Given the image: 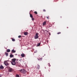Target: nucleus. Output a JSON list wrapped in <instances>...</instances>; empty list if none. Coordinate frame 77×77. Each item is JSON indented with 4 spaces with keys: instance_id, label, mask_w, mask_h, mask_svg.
I'll use <instances>...</instances> for the list:
<instances>
[{
    "instance_id": "obj_24",
    "label": "nucleus",
    "mask_w": 77,
    "mask_h": 77,
    "mask_svg": "<svg viewBox=\"0 0 77 77\" xmlns=\"http://www.w3.org/2000/svg\"><path fill=\"white\" fill-rule=\"evenodd\" d=\"M49 18L50 17H49V16L47 17V19H49Z\"/></svg>"
},
{
    "instance_id": "obj_8",
    "label": "nucleus",
    "mask_w": 77,
    "mask_h": 77,
    "mask_svg": "<svg viewBox=\"0 0 77 77\" xmlns=\"http://www.w3.org/2000/svg\"><path fill=\"white\" fill-rule=\"evenodd\" d=\"M24 35H28V32H25L24 33Z\"/></svg>"
},
{
    "instance_id": "obj_13",
    "label": "nucleus",
    "mask_w": 77,
    "mask_h": 77,
    "mask_svg": "<svg viewBox=\"0 0 77 77\" xmlns=\"http://www.w3.org/2000/svg\"><path fill=\"white\" fill-rule=\"evenodd\" d=\"M41 45V43H38L37 44V46H39Z\"/></svg>"
},
{
    "instance_id": "obj_4",
    "label": "nucleus",
    "mask_w": 77,
    "mask_h": 77,
    "mask_svg": "<svg viewBox=\"0 0 77 77\" xmlns=\"http://www.w3.org/2000/svg\"><path fill=\"white\" fill-rule=\"evenodd\" d=\"M8 61H5L4 62V64L6 66H9V63L7 62Z\"/></svg>"
},
{
    "instance_id": "obj_6",
    "label": "nucleus",
    "mask_w": 77,
    "mask_h": 77,
    "mask_svg": "<svg viewBox=\"0 0 77 77\" xmlns=\"http://www.w3.org/2000/svg\"><path fill=\"white\" fill-rule=\"evenodd\" d=\"M36 68L37 69H40V66L39 64H37V65L36 66Z\"/></svg>"
},
{
    "instance_id": "obj_23",
    "label": "nucleus",
    "mask_w": 77,
    "mask_h": 77,
    "mask_svg": "<svg viewBox=\"0 0 77 77\" xmlns=\"http://www.w3.org/2000/svg\"><path fill=\"white\" fill-rule=\"evenodd\" d=\"M60 33H61V32H59L57 33V34H58V35H59V34H60Z\"/></svg>"
},
{
    "instance_id": "obj_9",
    "label": "nucleus",
    "mask_w": 77,
    "mask_h": 77,
    "mask_svg": "<svg viewBox=\"0 0 77 77\" xmlns=\"http://www.w3.org/2000/svg\"><path fill=\"white\" fill-rule=\"evenodd\" d=\"M0 69H4V67L2 65L0 66Z\"/></svg>"
},
{
    "instance_id": "obj_19",
    "label": "nucleus",
    "mask_w": 77,
    "mask_h": 77,
    "mask_svg": "<svg viewBox=\"0 0 77 77\" xmlns=\"http://www.w3.org/2000/svg\"><path fill=\"white\" fill-rule=\"evenodd\" d=\"M16 77H20V76H19V75H16Z\"/></svg>"
},
{
    "instance_id": "obj_18",
    "label": "nucleus",
    "mask_w": 77,
    "mask_h": 77,
    "mask_svg": "<svg viewBox=\"0 0 77 77\" xmlns=\"http://www.w3.org/2000/svg\"><path fill=\"white\" fill-rule=\"evenodd\" d=\"M12 41H13V42L15 41V40L14 38H12Z\"/></svg>"
},
{
    "instance_id": "obj_5",
    "label": "nucleus",
    "mask_w": 77,
    "mask_h": 77,
    "mask_svg": "<svg viewBox=\"0 0 77 77\" xmlns=\"http://www.w3.org/2000/svg\"><path fill=\"white\" fill-rule=\"evenodd\" d=\"M13 69H12V68H9L8 69V71L9 72H11L13 71Z\"/></svg>"
},
{
    "instance_id": "obj_1",
    "label": "nucleus",
    "mask_w": 77,
    "mask_h": 77,
    "mask_svg": "<svg viewBox=\"0 0 77 77\" xmlns=\"http://www.w3.org/2000/svg\"><path fill=\"white\" fill-rule=\"evenodd\" d=\"M15 61H16V59L15 58H13L11 60V63L12 65H16Z\"/></svg>"
},
{
    "instance_id": "obj_22",
    "label": "nucleus",
    "mask_w": 77,
    "mask_h": 77,
    "mask_svg": "<svg viewBox=\"0 0 77 77\" xmlns=\"http://www.w3.org/2000/svg\"><path fill=\"white\" fill-rule=\"evenodd\" d=\"M34 13L35 14H38V13H37V12H36V11H35Z\"/></svg>"
},
{
    "instance_id": "obj_29",
    "label": "nucleus",
    "mask_w": 77,
    "mask_h": 77,
    "mask_svg": "<svg viewBox=\"0 0 77 77\" xmlns=\"http://www.w3.org/2000/svg\"><path fill=\"white\" fill-rule=\"evenodd\" d=\"M67 28H68V27H67Z\"/></svg>"
},
{
    "instance_id": "obj_16",
    "label": "nucleus",
    "mask_w": 77,
    "mask_h": 77,
    "mask_svg": "<svg viewBox=\"0 0 77 77\" xmlns=\"http://www.w3.org/2000/svg\"><path fill=\"white\" fill-rule=\"evenodd\" d=\"M30 17H31V18H33V15H32V14H30Z\"/></svg>"
},
{
    "instance_id": "obj_15",
    "label": "nucleus",
    "mask_w": 77,
    "mask_h": 77,
    "mask_svg": "<svg viewBox=\"0 0 77 77\" xmlns=\"http://www.w3.org/2000/svg\"><path fill=\"white\" fill-rule=\"evenodd\" d=\"M5 54H6V56H8V53H7V52H5Z\"/></svg>"
},
{
    "instance_id": "obj_2",
    "label": "nucleus",
    "mask_w": 77,
    "mask_h": 77,
    "mask_svg": "<svg viewBox=\"0 0 77 77\" xmlns=\"http://www.w3.org/2000/svg\"><path fill=\"white\" fill-rule=\"evenodd\" d=\"M19 71H20V72H21V73H23V74L26 72V71L24 69L19 70Z\"/></svg>"
},
{
    "instance_id": "obj_28",
    "label": "nucleus",
    "mask_w": 77,
    "mask_h": 77,
    "mask_svg": "<svg viewBox=\"0 0 77 77\" xmlns=\"http://www.w3.org/2000/svg\"><path fill=\"white\" fill-rule=\"evenodd\" d=\"M49 35H50V33H49Z\"/></svg>"
},
{
    "instance_id": "obj_11",
    "label": "nucleus",
    "mask_w": 77,
    "mask_h": 77,
    "mask_svg": "<svg viewBox=\"0 0 77 77\" xmlns=\"http://www.w3.org/2000/svg\"><path fill=\"white\" fill-rule=\"evenodd\" d=\"M10 57H14V55H12V54H11L10 55Z\"/></svg>"
},
{
    "instance_id": "obj_7",
    "label": "nucleus",
    "mask_w": 77,
    "mask_h": 77,
    "mask_svg": "<svg viewBox=\"0 0 77 77\" xmlns=\"http://www.w3.org/2000/svg\"><path fill=\"white\" fill-rule=\"evenodd\" d=\"M21 56L22 57H24V56H25V55L23 53L21 54Z\"/></svg>"
},
{
    "instance_id": "obj_21",
    "label": "nucleus",
    "mask_w": 77,
    "mask_h": 77,
    "mask_svg": "<svg viewBox=\"0 0 77 77\" xmlns=\"http://www.w3.org/2000/svg\"><path fill=\"white\" fill-rule=\"evenodd\" d=\"M43 12H46V10L45 9H43Z\"/></svg>"
},
{
    "instance_id": "obj_14",
    "label": "nucleus",
    "mask_w": 77,
    "mask_h": 77,
    "mask_svg": "<svg viewBox=\"0 0 77 77\" xmlns=\"http://www.w3.org/2000/svg\"><path fill=\"white\" fill-rule=\"evenodd\" d=\"M46 24V22H44L43 23V25H45Z\"/></svg>"
},
{
    "instance_id": "obj_10",
    "label": "nucleus",
    "mask_w": 77,
    "mask_h": 77,
    "mask_svg": "<svg viewBox=\"0 0 77 77\" xmlns=\"http://www.w3.org/2000/svg\"><path fill=\"white\" fill-rule=\"evenodd\" d=\"M10 51H11L10 49H8L7 50V52H8V53H9V52H10Z\"/></svg>"
},
{
    "instance_id": "obj_26",
    "label": "nucleus",
    "mask_w": 77,
    "mask_h": 77,
    "mask_svg": "<svg viewBox=\"0 0 77 77\" xmlns=\"http://www.w3.org/2000/svg\"><path fill=\"white\" fill-rule=\"evenodd\" d=\"M48 66H50V63H48Z\"/></svg>"
},
{
    "instance_id": "obj_3",
    "label": "nucleus",
    "mask_w": 77,
    "mask_h": 77,
    "mask_svg": "<svg viewBox=\"0 0 77 77\" xmlns=\"http://www.w3.org/2000/svg\"><path fill=\"white\" fill-rule=\"evenodd\" d=\"M38 33H37L35 34V35L34 36V38L35 39H38V37H39L38 36Z\"/></svg>"
},
{
    "instance_id": "obj_12",
    "label": "nucleus",
    "mask_w": 77,
    "mask_h": 77,
    "mask_svg": "<svg viewBox=\"0 0 77 77\" xmlns=\"http://www.w3.org/2000/svg\"><path fill=\"white\" fill-rule=\"evenodd\" d=\"M11 52H12V53H15L16 51L14 50V49H13L11 51Z\"/></svg>"
},
{
    "instance_id": "obj_27",
    "label": "nucleus",
    "mask_w": 77,
    "mask_h": 77,
    "mask_svg": "<svg viewBox=\"0 0 77 77\" xmlns=\"http://www.w3.org/2000/svg\"><path fill=\"white\" fill-rule=\"evenodd\" d=\"M2 75L0 74V77H2Z\"/></svg>"
},
{
    "instance_id": "obj_17",
    "label": "nucleus",
    "mask_w": 77,
    "mask_h": 77,
    "mask_svg": "<svg viewBox=\"0 0 77 77\" xmlns=\"http://www.w3.org/2000/svg\"><path fill=\"white\" fill-rule=\"evenodd\" d=\"M38 60H42V58L39 59L38 58Z\"/></svg>"
},
{
    "instance_id": "obj_25",
    "label": "nucleus",
    "mask_w": 77,
    "mask_h": 77,
    "mask_svg": "<svg viewBox=\"0 0 77 77\" xmlns=\"http://www.w3.org/2000/svg\"><path fill=\"white\" fill-rule=\"evenodd\" d=\"M32 21H34V18H32Z\"/></svg>"
},
{
    "instance_id": "obj_20",
    "label": "nucleus",
    "mask_w": 77,
    "mask_h": 77,
    "mask_svg": "<svg viewBox=\"0 0 77 77\" xmlns=\"http://www.w3.org/2000/svg\"><path fill=\"white\" fill-rule=\"evenodd\" d=\"M21 37V35H19L18 36V38H20Z\"/></svg>"
}]
</instances>
